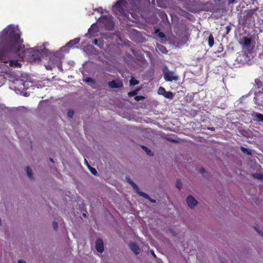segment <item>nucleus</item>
Masks as SVG:
<instances>
[{
	"label": "nucleus",
	"mask_w": 263,
	"mask_h": 263,
	"mask_svg": "<svg viewBox=\"0 0 263 263\" xmlns=\"http://www.w3.org/2000/svg\"><path fill=\"white\" fill-rule=\"evenodd\" d=\"M176 186L179 190H180L182 188V183L180 180L177 181Z\"/></svg>",
	"instance_id": "23"
},
{
	"label": "nucleus",
	"mask_w": 263,
	"mask_h": 263,
	"mask_svg": "<svg viewBox=\"0 0 263 263\" xmlns=\"http://www.w3.org/2000/svg\"><path fill=\"white\" fill-rule=\"evenodd\" d=\"M80 39L77 38L73 40L70 41L66 46L63 47L61 50L63 51L67 52V49L72 47L74 45L78 44L80 42Z\"/></svg>",
	"instance_id": "8"
},
{
	"label": "nucleus",
	"mask_w": 263,
	"mask_h": 263,
	"mask_svg": "<svg viewBox=\"0 0 263 263\" xmlns=\"http://www.w3.org/2000/svg\"><path fill=\"white\" fill-rule=\"evenodd\" d=\"M74 115V112L73 111L71 110H70L68 111L67 112V116L69 117V118H72L73 117Z\"/></svg>",
	"instance_id": "24"
},
{
	"label": "nucleus",
	"mask_w": 263,
	"mask_h": 263,
	"mask_svg": "<svg viewBox=\"0 0 263 263\" xmlns=\"http://www.w3.org/2000/svg\"><path fill=\"white\" fill-rule=\"evenodd\" d=\"M135 94V93L134 92H128V96H134Z\"/></svg>",
	"instance_id": "34"
},
{
	"label": "nucleus",
	"mask_w": 263,
	"mask_h": 263,
	"mask_svg": "<svg viewBox=\"0 0 263 263\" xmlns=\"http://www.w3.org/2000/svg\"><path fill=\"white\" fill-rule=\"evenodd\" d=\"M254 176L257 179H261V175L260 174H256Z\"/></svg>",
	"instance_id": "32"
},
{
	"label": "nucleus",
	"mask_w": 263,
	"mask_h": 263,
	"mask_svg": "<svg viewBox=\"0 0 263 263\" xmlns=\"http://www.w3.org/2000/svg\"><path fill=\"white\" fill-rule=\"evenodd\" d=\"M93 44H94L95 45H96L97 46H98L99 47H101L102 45H101V44H98V40L96 39L95 40L93 41Z\"/></svg>",
	"instance_id": "26"
},
{
	"label": "nucleus",
	"mask_w": 263,
	"mask_h": 263,
	"mask_svg": "<svg viewBox=\"0 0 263 263\" xmlns=\"http://www.w3.org/2000/svg\"><path fill=\"white\" fill-rule=\"evenodd\" d=\"M241 150L242 152L245 154H247L248 155H250L251 154L250 151L247 148L241 147Z\"/></svg>",
	"instance_id": "19"
},
{
	"label": "nucleus",
	"mask_w": 263,
	"mask_h": 263,
	"mask_svg": "<svg viewBox=\"0 0 263 263\" xmlns=\"http://www.w3.org/2000/svg\"><path fill=\"white\" fill-rule=\"evenodd\" d=\"M21 31L17 26L10 25L0 32V61L6 66L20 67L17 61L11 59V57L17 53L22 58L30 62H40V55L44 52L42 47L28 48L23 45V40L21 38Z\"/></svg>",
	"instance_id": "1"
},
{
	"label": "nucleus",
	"mask_w": 263,
	"mask_h": 263,
	"mask_svg": "<svg viewBox=\"0 0 263 263\" xmlns=\"http://www.w3.org/2000/svg\"><path fill=\"white\" fill-rule=\"evenodd\" d=\"M245 44L246 46H249L250 45V40L249 39L246 38L245 39Z\"/></svg>",
	"instance_id": "25"
},
{
	"label": "nucleus",
	"mask_w": 263,
	"mask_h": 263,
	"mask_svg": "<svg viewBox=\"0 0 263 263\" xmlns=\"http://www.w3.org/2000/svg\"><path fill=\"white\" fill-rule=\"evenodd\" d=\"M99 32L98 29L96 28V26L93 24L88 30V34H86L85 36L89 35L90 37H95L98 35Z\"/></svg>",
	"instance_id": "7"
},
{
	"label": "nucleus",
	"mask_w": 263,
	"mask_h": 263,
	"mask_svg": "<svg viewBox=\"0 0 263 263\" xmlns=\"http://www.w3.org/2000/svg\"><path fill=\"white\" fill-rule=\"evenodd\" d=\"M138 81L134 78H132L130 81V84L131 85H136L138 84Z\"/></svg>",
	"instance_id": "22"
},
{
	"label": "nucleus",
	"mask_w": 263,
	"mask_h": 263,
	"mask_svg": "<svg viewBox=\"0 0 263 263\" xmlns=\"http://www.w3.org/2000/svg\"><path fill=\"white\" fill-rule=\"evenodd\" d=\"M158 36L161 38H163L165 37V35H164V33H163L162 32H158Z\"/></svg>",
	"instance_id": "29"
},
{
	"label": "nucleus",
	"mask_w": 263,
	"mask_h": 263,
	"mask_svg": "<svg viewBox=\"0 0 263 263\" xmlns=\"http://www.w3.org/2000/svg\"><path fill=\"white\" fill-rule=\"evenodd\" d=\"M152 254H153V256L155 257H156V255H155V254H154V252H152Z\"/></svg>",
	"instance_id": "38"
},
{
	"label": "nucleus",
	"mask_w": 263,
	"mask_h": 263,
	"mask_svg": "<svg viewBox=\"0 0 263 263\" xmlns=\"http://www.w3.org/2000/svg\"><path fill=\"white\" fill-rule=\"evenodd\" d=\"M235 0H229V3H232L234 2Z\"/></svg>",
	"instance_id": "36"
},
{
	"label": "nucleus",
	"mask_w": 263,
	"mask_h": 263,
	"mask_svg": "<svg viewBox=\"0 0 263 263\" xmlns=\"http://www.w3.org/2000/svg\"><path fill=\"white\" fill-rule=\"evenodd\" d=\"M54 67L53 66H52V65H46V68L48 70H51L52 69V67Z\"/></svg>",
	"instance_id": "31"
},
{
	"label": "nucleus",
	"mask_w": 263,
	"mask_h": 263,
	"mask_svg": "<svg viewBox=\"0 0 263 263\" xmlns=\"http://www.w3.org/2000/svg\"><path fill=\"white\" fill-rule=\"evenodd\" d=\"M164 77L166 81H177L178 80V77L175 76L173 72L171 71L165 72L164 74Z\"/></svg>",
	"instance_id": "6"
},
{
	"label": "nucleus",
	"mask_w": 263,
	"mask_h": 263,
	"mask_svg": "<svg viewBox=\"0 0 263 263\" xmlns=\"http://www.w3.org/2000/svg\"><path fill=\"white\" fill-rule=\"evenodd\" d=\"M11 81L13 82L14 84V88L18 90H24L27 89L29 87L28 78L27 74L24 73L22 74L20 77L19 75H15L14 74H11L10 76Z\"/></svg>",
	"instance_id": "2"
},
{
	"label": "nucleus",
	"mask_w": 263,
	"mask_h": 263,
	"mask_svg": "<svg viewBox=\"0 0 263 263\" xmlns=\"http://www.w3.org/2000/svg\"><path fill=\"white\" fill-rule=\"evenodd\" d=\"M58 68H59V69H60V68H61V64H59V65H58Z\"/></svg>",
	"instance_id": "37"
},
{
	"label": "nucleus",
	"mask_w": 263,
	"mask_h": 263,
	"mask_svg": "<svg viewBox=\"0 0 263 263\" xmlns=\"http://www.w3.org/2000/svg\"><path fill=\"white\" fill-rule=\"evenodd\" d=\"M17 263H27V262L24 259H21L18 260Z\"/></svg>",
	"instance_id": "30"
},
{
	"label": "nucleus",
	"mask_w": 263,
	"mask_h": 263,
	"mask_svg": "<svg viewBox=\"0 0 263 263\" xmlns=\"http://www.w3.org/2000/svg\"><path fill=\"white\" fill-rule=\"evenodd\" d=\"M98 11L100 12L101 13H103V9L102 8H99L97 9Z\"/></svg>",
	"instance_id": "33"
},
{
	"label": "nucleus",
	"mask_w": 263,
	"mask_h": 263,
	"mask_svg": "<svg viewBox=\"0 0 263 263\" xmlns=\"http://www.w3.org/2000/svg\"><path fill=\"white\" fill-rule=\"evenodd\" d=\"M26 173L27 174V176L28 177L30 178V179H32L33 178V173H32V171L31 169H30V168L29 167H27L26 168Z\"/></svg>",
	"instance_id": "16"
},
{
	"label": "nucleus",
	"mask_w": 263,
	"mask_h": 263,
	"mask_svg": "<svg viewBox=\"0 0 263 263\" xmlns=\"http://www.w3.org/2000/svg\"><path fill=\"white\" fill-rule=\"evenodd\" d=\"M145 151L148 155H151V151L149 149H148L147 148H145Z\"/></svg>",
	"instance_id": "35"
},
{
	"label": "nucleus",
	"mask_w": 263,
	"mask_h": 263,
	"mask_svg": "<svg viewBox=\"0 0 263 263\" xmlns=\"http://www.w3.org/2000/svg\"><path fill=\"white\" fill-rule=\"evenodd\" d=\"M111 88H119L123 86L122 82L119 80H113L108 84Z\"/></svg>",
	"instance_id": "9"
},
{
	"label": "nucleus",
	"mask_w": 263,
	"mask_h": 263,
	"mask_svg": "<svg viewBox=\"0 0 263 263\" xmlns=\"http://www.w3.org/2000/svg\"><path fill=\"white\" fill-rule=\"evenodd\" d=\"M85 162L87 163V165L88 166L89 169L90 171L91 172V173L92 174H93L94 175H96L97 174V170L95 168L91 167L90 166H89L86 160H85Z\"/></svg>",
	"instance_id": "18"
},
{
	"label": "nucleus",
	"mask_w": 263,
	"mask_h": 263,
	"mask_svg": "<svg viewBox=\"0 0 263 263\" xmlns=\"http://www.w3.org/2000/svg\"><path fill=\"white\" fill-rule=\"evenodd\" d=\"M143 99H144V97H143L142 96H137L135 97V100L137 101H139V100H142Z\"/></svg>",
	"instance_id": "28"
},
{
	"label": "nucleus",
	"mask_w": 263,
	"mask_h": 263,
	"mask_svg": "<svg viewBox=\"0 0 263 263\" xmlns=\"http://www.w3.org/2000/svg\"><path fill=\"white\" fill-rule=\"evenodd\" d=\"M45 44H47V43H45V44H43V46H45Z\"/></svg>",
	"instance_id": "39"
},
{
	"label": "nucleus",
	"mask_w": 263,
	"mask_h": 263,
	"mask_svg": "<svg viewBox=\"0 0 263 263\" xmlns=\"http://www.w3.org/2000/svg\"><path fill=\"white\" fill-rule=\"evenodd\" d=\"M84 81L88 83L89 85L92 86L93 87V86L95 85V81L92 79L91 78H89V77H86L85 79H84Z\"/></svg>",
	"instance_id": "13"
},
{
	"label": "nucleus",
	"mask_w": 263,
	"mask_h": 263,
	"mask_svg": "<svg viewBox=\"0 0 263 263\" xmlns=\"http://www.w3.org/2000/svg\"><path fill=\"white\" fill-rule=\"evenodd\" d=\"M96 250L100 253H102L104 251V245L102 239H98L96 242Z\"/></svg>",
	"instance_id": "10"
},
{
	"label": "nucleus",
	"mask_w": 263,
	"mask_h": 263,
	"mask_svg": "<svg viewBox=\"0 0 263 263\" xmlns=\"http://www.w3.org/2000/svg\"><path fill=\"white\" fill-rule=\"evenodd\" d=\"M214 37L212 34H210L208 39V44L210 47H212L214 45Z\"/></svg>",
	"instance_id": "15"
},
{
	"label": "nucleus",
	"mask_w": 263,
	"mask_h": 263,
	"mask_svg": "<svg viewBox=\"0 0 263 263\" xmlns=\"http://www.w3.org/2000/svg\"><path fill=\"white\" fill-rule=\"evenodd\" d=\"M5 82V79L3 75H0V86H2L4 84Z\"/></svg>",
	"instance_id": "21"
},
{
	"label": "nucleus",
	"mask_w": 263,
	"mask_h": 263,
	"mask_svg": "<svg viewBox=\"0 0 263 263\" xmlns=\"http://www.w3.org/2000/svg\"><path fill=\"white\" fill-rule=\"evenodd\" d=\"M164 97L167 99H172L173 97V94L171 92H165V93L163 95Z\"/></svg>",
	"instance_id": "17"
},
{
	"label": "nucleus",
	"mask_w": 263,
	"mask_h": 263,
	"mask_svg": "<svg viewBox=\"0 0 263 263\" xmlns=\"http://www.w3.org/2000/svg\"><path fill=\"white\" fill-rule=\"evenodd\" d=\"M186 201L189 208L192 210L194 209L198 204V201L191 195L187 197Z\"/></svg>",
	"instance_id": "5"
},
{
	"label": "nucleus",
	"mask_w": 263,
	"mask_h": 263,
	"mask_svg": "<svg viewBox=\"0 0 263 263\" xmlns=\"http://www.w3.org/2000/svg\"><path fill=\"white\" fill-rule=\"evenodd\" d=\"M126 180L128 183L132 185L133 189L140 196H142L143 198L148 200L152 203H156V200L152 199L148 194L140 191L138 185L135 184L129 178L126 177Z\"/></svg>",
	"instance_id": "3"
},
{
	"label": "nucleus",
	"mask_w": 263,
	"mask_h": 263,
	"mask_svg": "<svg viewBox=\"0 0 263 263\" xmlns=\"http://www.w3.org/2000/svg\"><path fill=\"white\" fill-rule=\"evenodd\" d=\"M52 226L54 229L56 230L58 228V223L55 221H54L52 223Z\"/></svg>",
	"instance_id": "27"
},
{
	"label": "nucleus",
	"mask_w": 263,
	"mask_h": 263,
	"mask_svg": "<svg viewBox=\"0 0 263 263\" xmlns=\"http://www.w3.org/2000/svg\"><path fill=\"white\" fill-rule=\"evenodd\" d=\"M165 90L164 88L160 87L158 90V93L159 95H163L165 93Z\"/></svg>",
	"instance_id": "20"
},
{
	"label": "nucleus",
	"mask_w": 263,
	"mask_h": 263,
	"mask_svg": "<svg viewBox=\"0 0 263 263\" xmlns=\"http://www.w3.org/2000/svg\"><path fill=\"white\" fill-rule=\"evenodd\" d=\"M129 248L131 249V250L136 254H138L140 253V249L136 243H130Z\"/></svg>",
	"instance_id": "11"
},
{
	"label": "nucleus",
	"mask_w": 263,
	"mask_h": 263,
	"mask_svg": "<svg viewBox=\"0 0 263 263\" xmlns=\"http://www.w3.org/2000/svg\"><path fill=\"white\" fill-rule=\"evenodd\" d=\"M100 21L102 22L106 28L108 29H111L114 26L112 17L111 16H103L100 17Z\"/></svg>",
	"instance_id": "4"
},
{
	"label": "nucleus",
	"mask_w": 263,
	"mask_h": 263,
	"mask_svg": "<svg viewBox=\"0 0 263 263\" xmlns=\"http://www.w3.org/2000/svg\"><path fill=\"white\" fill-rule=\"evenodd\" d=\"M252 117L255 121L263 122V115L261 114L254 112L252 114Z\"/></svg>",
	"instance_id": "12"
},
{
	"label": "nucleus",
	"mask_w": 263,
	"mask_h": 263,
	"mask_svg": "<svg viewBox=\"0 0 263 263\" xmlns=\"http://www.w3.org/2000/svg\"><path fill=\"white\" fill-rule=\"evenodd\" d=\"M156 49L157 51H159L163 53H166L167 52L166 49L162 45H157Z\"/></svg>",
	"instance_id": "14"
}]
</instances>
